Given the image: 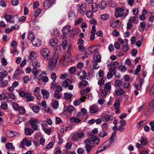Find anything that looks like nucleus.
I'll list each match as a JSON object with an SVG mask.
<instances>
[{"label": "nucleus", "instance_id": "7", "mask_svg": "<svg viewBox=\"0 0 154 154\" xmlns=\"http://www.w3.org/2000/svg\"><path fill=\"white\" fill-rule=\"evenodd\" d=\"M91 143V141L89 139H87L85 141V148L87 152H89L92 150V147L90 145Z\"/></svg>", "mask_w": 154, "mask_h": 154}, {"label": "nucleus", "instance_id": "21", "mask_svg": "<svg viewBox=\"0 0 154 154\" xmlns=\"http://www.w3.org/2000/svg\"><path fill=\"white\" fill-rule=\"evenodd\" d=\"M89 109L90 112L92 114L96 113L97 111L99 109L98 108L94 105L90 106Z\"/></svg>", "mask_w": 154, "mask_h": 154}, {"label": "nucleus", "instance_id": "5", "mask_svg": "<svg viewBox=\"0 0 154 154\" xmlns=\"http://www.w3.org/2000/svg\"><path fill=\"white\" fill-rule=\"evenodd\" d=\"M78 11L81 15H84L86 11L87 6L85 3H83L79 6Z\"/></svg>", "mask_w": 154, "mask_h": 154}, {"label": "nucleus", "instance_id": "63", "mask_svg": "<svg viewBox=\"0 0 154 154\" xmlns=\"http://www.w3.org/2000/svg\"><path fill=\"white\" fill-rule=\"evenodd\" d=\"M104 71L102 70H100L98 72V75L99 77L101 78V79H104Z\"/></svg>", "mask_w": 154, "mask_h": 154}, {"label": "nucleus", "instance_id": "4", "mask_svg": "<svg viewBox=\"0 0 154 154\" xmlns=\"http://www.w3.org/2000/svg\"><path fill=\"white\" fill-rule=\"evenodd\" d=\"M31 141L30 140H28L26 138H24L20 142L19 147L20 148H23L25 145L27 146H29L31 145Z\"/></svg>", "mask_w": 154, "mask_h": 154}, {"label": "nucleus", "instance_id": "39", "mask_svg": "<svg viewBox=\"0 0 154 154\" xmlns=\"http://www.w3.org/2000/svg\"><path fill=\"white\" fill-rule=\"evenodd\" d=\"M146 123V121L145 120L142 121L137 124V127L138 128H139L142 126L144 125Z\"/></svg>", "mask_w": 154, "mask_h": 154}, {"label": "nucleus", "instance_id": "17", "mask_svg": "<svg viewBox=\"0 0 154 154\" xmlns=\"http://www.w3.org/2000/svg\"><path fill=\"white\" fill-rule=\"evenodd\" d=\"M58 42V40L56 38H54L51 39L49 42L50 45L54 47L56 46Z\"/></svg>", "mask_w": 154, "mask_h": 154}, {"label": "nucleus", "instance_id": "11", "mask_svg": "<svg viewBox=\"0 0 154 154\" xmlns=\"http://www.w3.org/2000/svg\"><path fill=\"white\" fill-rule=\"evenodd\" d=\"M38 55L35 52L31 51L29 52V59L30 61H32L36 59Z\"/></svg>", "mask_w": 154, "mask_h": 154}, {"label": "nucleus", "instance_id": "27", "mask_svg": "<svg viewBox=\"0 0 154 154\" xmlns=\"http://www.w3.org/2000/svg\"><path fill=\"white\" fill-rule=\"evenodd\" d=\"M115 93L117 95L120 96L123 94L124 91L122 88H120L116 90Z\"/></svg>", "mask_w": 154, "mask_h": 154}, {"label": "nucleus", "instance_id": "14", "mask_svg": "<svg viewBox=\"0 0 154 154\" xmlns=\"http://www.w3.org/2000/svg\"><path fill=\"white\" fill-rule=\"evenodd\" d=\"M106 144H105V145H101L98 148L96 154L102 152L109 147V146H106Z\"/></svg>", "mask_w": 154, "mask_h": 154}, {"label": "nucleus", "instance_id": "40", "mask_svg": "<svg viewBox=\"0 0 154 154\" xmlns=\"http://www.w3.org/2000/svg\"><path fill=\"white\" fill-rule=\"evenodd\" d=\"M28 38V39L30 40L31 42H32L33 40H34L35 38L33 32L31 31L29 32Z\"/></svg>", "mask_w": 154, "mask_h": 154}, {"label": "nucleus", "instance_id": "15", "mask_svg": "<svg viewBox=\"0 0 154 154\" xmlns=\"http://www.w3.org/2000/svg\"><path fill=\"white\" fill-rule=\"evenodd\" d=\"M43 98L44 99H48L50 96L49 93L45 89H42L41 90Z\"/></svg>", "mask_w": 154, "mask_h": 154}, {"label": "nucleus", "instance_id": "54", "mask_svg": "<svg viewBox=\"0 0 154 154\" xmlns=\"http://www.w3.org/2000/svg\"><path fill=\"white\" fill-rule=\"evenodd\" d=\"M78 49L81 52H83L85 51V48L84 46L82 45H79L78 47Z\"/></svg>", "mask_w": 154, "mask_h": 154}, {"label": "nucleus", "instance_id": "62", "mask_svg": "<svg viewBox=\"0 0 154 154\" xmlns=\"http://www.w3.org/2000/svg\"><path fill=\"white\" fill-rule=\"evenodd\" d=\"M76 133L79 139L82 138H83L85 134L83 132H77Z\"/></svg>", "mask_w": 154, "mask_h": 154}, {"label": "nucleus", "instance_id": "35", "mask_svg": "<svg viewBox=\"0 0 154 154\" xmlns=\"http://www.w3.org/2000/svg\"><path fill=\"white\" fill-rule=\"evenodd\" d=\"M32 73L34 75V77L35 79H38V75L40 73V71L37 70L36 69H32Z\"/></svg>", "mask_w": 154, "mask_h": 154}, {"label": "nucleus", "instance_id": "22", "mask_svg": "<svg viewBox=\"0 0 154 154\" xmlns=\"http://www.w3.org/2000/svg\"><path fill=\"white\" fill-rule=\"evenodd\" d=\"M86 98V97L84 96L80 99H78L77 100L74 101L73 102V103L74 104V105H78L80 103H81V102H84Z\"/></svg>", "mask_w": 154, "mask_h": 154}, {"label": "nucleus", "instance_id": "34", "mask_svg": "<svg viewBox=\"0 0 154 154\" xmlns=\"http://www.w3.org/2000/svg\"><path fill=\"white\" fill-rule=\"evenodd\" d=\"M118 41L121 43L122 45L123 46L125 45H128V40L127 39H125L124 40L121 38L118 39Z\"/></svg>", "mask_w": 154, "mask_h": 154}, {"label": "nucleus", "instance_id": "41", "mask_svg": "<svg viewBox=\"0 0 154 154\" xmlns=\"http://www.w3.org/2000/svg\"><path fill=\"white\" fill-rule=\"evenodd\" d=\"M140 142L143 146L146 145L147 143L146 140L143 137H141Z\"/></svg>", "mask_w": 154, "mask_h": 154}, {"label": "nucleus", "instance_id": "44", "mask_svg": "<svg viewBox=\"0 0 154 154\" xmlns=\"http://www.w3.org/2000/svg\"><path fill=\"white\" fill-rule=\"evenodd\" d=\"M72 139L75 141L78 142L79 139L76 133H74L72 135Z\"/></svg>", "mask_w": 154, "mask_h": 154}, {"label": "nucleus", "instance_id": "42", "mask_svg": "<svg viewBox=\"0 0 154 154\" xmlns=\"http://www.w3.org/2000/svg\"><path fill=\"white\" fill-rule=\"evenodd\" d=\"M141 66L140 65H138L137 66L136 69L134 70V75H139V72L140 71Z\"/></svg>", "mask_w": 154, "mask_h": 154}, {"label": "nucleus", "instance_id": "18", "mask_svg": "<svg viewBox=\"0 0 154 154\" xmlns=\"http://www.w3.org/2000/svg\"><path fill=\"white\" fill-rule=\"evenodd\" d=\"M38 79L40 81L42 80L44 82H47L48 81L49 79L47 76H45L42 74H40L38 77Z\"/></svg>", "mask_w": 154, "mask_h": 154}, {"label": "nucleus", "instance_id": "26", "mask_svg": "<svg viewBox=\"0 0 154 154\" xmlns=\"http://www.w3.org/2000/svg\"><path fill=\"white\" fill-rule=\"evenodd\" d=\"M72 81L69 79H66L63 82L62 84V85L64 87H67L69 85L72 84Z\"/></svg>", "mask_w": 154, "mask_h": 154}, {"label": "nucleus", "instance_id": "10", "mask_svg": "<svg viewBox=\"0 0 154 154\" xmlns=\"http://www.w3.org/2000/svg\"><path fill=\"white\" fill-rule=\"evenodd\" d=\"M29 122L32 128L35 130H37L38 129V127L36 124L37 120L35 119H31L29 120Z\"/></svg>", "mask_w": 154, "mask_h": 154}, {"label": "nucleus", "instance_id": "29", "mask_svg": "<svg viewBox=\"0 0 154 154\" xmlns=\"http://www.w3.org/2000/svg\"><path fill=\"white\" fill-rule=\"evenodd\" d=\"M70 121L71 123H79L81 122V120L78 118L72 117L70 118Z\"/></svg>", "mask_w": 154, "mask_h": 154}, {"label": "nucleus", "instance_id": "1", "mask_svg": "<svg viewBox=\"0 0 154 154\" xmlns=\"http://www.w3.org/2000/svg\"><path fill=\"white\" fill-rule=\"evenodd\" d=\"M115 11V15L116 17L123 16L125 17L128 15V11L127 10H126V12L124 11V8L123 7L117 8L116 9Z\"/></svg>", "mask_w": 154, "mask_h": 154}, {"label": "nucleus", "instance_id": "28", "mask_svg": "<svg viewBox=\"0 0 154 154\" xmlns=\"http://www.w3.org/2000/svg\"><path fill=\"white\" fill-rule=\"evenodd\" d=\"M112 117L111 116L105 115L102 117V119L103 122H106L110 120Z\"/></svg>", "mask_w": 154, "mask_h": 154}, {"label": "nucleus", "instance_id": "47", "mask_svg": "<svg viewBox=\"0 0 154 154\" xmlns=\"http://www.w3.org/2000/svg\"><path fill=\"white\" fill-rule=\"evenodd\" d=\"M109 16L107 14L102 15L100 16V18L103 20H106L109 18Z\"/></svg>", "mask_w": 154, "mask_h": 154}, {"label": "nucleus", "instance_id": "3", "mask_svg": "<svg viewBox=\"0 0 154 154\" xmlns=\"http://www.w3.org/2000/svg\"><path fill=\"white\" fill-rule=\"evenodd\" d=\"M58 58L57 55H55L49 63V66L51 69H53L56 65Z\"/></svg>", "mask_w": 154, "mask_h": 154}, {"label": "nucleus", "instance_id": "43", "mask_svg": "<svg viewBox=\"0 0 154 154\" xmlns=\"http://www.w3.org/2000/svg\"><path fill=\"white\" fill-rule=\"evenodd\" d=\"M122 83L121 81L119 79H116L114 82V85L116 87H120Z\"/></svg>", "mask_w": 154, "mask_h": 154}, {"label": "nucleus", "instance_id": "48", "mask_svg": "<svg viewBox=\"0 0 154 154\" xmlns=\"http://www.w3.org/2000/svg\"><path fill=\"white\" fill-rule=\"evenodd\" d=\"M92 8L93 11L94 12L96 11L98 9V6L97 4L95 3H92Z\"/></svg>", "mask_w": 154, "mask_h": 154}, {"label": "nucleus", "instance_id": "58", "mask_svg": "<svg viewBox=\"0 0 154 154\" xmlns=\"http://www.w3.org/2000/svg\"><path fill=\"white\" fill-rule=\"evenodd\" d=\"M105 78L104 79L102 78L99 80L98 82V84L100 86H102L104 83V79H106Z\"/></svg>", "mask_w": 154, "mask_h": 154}, {"label": "nucleus", "instance_id": "19", "mask_svg": "<svg viewBox=\"0 0 154 154\" xmlns=\"http://www.w3.org/2000/svg\"><path fill=\"white\" fill-rule=\"evenodd\" d=\"M71 30L70 27L69 26H66L63 27L62 29V32L64 35H67Z\"/></svg>", "mask_w": 154, "mask_h": 154}, {"label": "nucleus", "instance_id": "12", "mask_svg": "<svg viewBox=\"0 0 154 154\" xmlns=\"http://www.w3.org/2000/svg\"><path fill=\"white\" fill-rule=\"evenodd\" d=\"M109 71L107 75V78L108 79L111 78L113 76V75L115 74L116 69L115 68L112 67H111L109 69Z\"/></svg>", "mask_w": 154, "mask_h": 154}, {"label": "nucleus", "instance_id": "6", "mask_svg": "<svg viewBox=\"0 0 154 154\" xmlns=\"http://www.w3.org/2000/svg\"><path fill=\"white\" fill-rule=\"evenodd\" d=\"M54 0H45L43 3V7L46 9L49 8L54 3Z\"/></svg>", "mask_w": 154, "mask_h": 154}, {"label": "nucleus", "instance_id": "30", "mask_svg": "<svg viewBox=\"0 0 154 154\" xmlns=\"http://www.w3.org/2000/svg\"><path fill=\"white\" fill-rule=\"evenodd\" d=\"M99 6L101 9H103L105 8L106 6V4L105 1H102L99 2Z\"/></svg>", "mask_w": 154, "mask_h": 154}, {"label": "nucleus", "instance_id": "33", "mask_svg": "<svg viewBox=\"0 0 154 154\" xmlns=\"http://www.w3.org/2000/svg\"><path fill=\"white\" fill-rule=\"evenodd\" d=\"M88 84V82L86 80H83L80 82L79 84V88H81L82 86H85Z\"/></svg>", "mask_w": 154, "mask_h": 154}, {"label": "nucleus", "instance_id": "50", "mask_svg": "<svg viewBox=\"0 0 154 154\" xmlns=\"http://www.w3.org/2000/svg\"><path fill=\"white\" fill-rule=\"evenodd\" d=\"M42 11V9L40 8H38L35 12L34 16L35 17H37L41 13Z\"/></svg>", "mask_w": 154, "mask_h": 154}, {"label": "nucleus", "instance_id": "46", "mask_svg": "<svg viewBox=\"0 0 154 154\" xmlns=\"http://www.w3.org/2000/svg\"><path fill=\"white\" fill-rule=\"evenodd\" d=\"M12 105L13 108L15 111H17L20 107L19 104L15 102L13 103Z\"/></svg>", "mask_w": 154, "mask_h": 154}, {"label": "nucleus", "instance_id": "25", "mask_svg": "<svg viewBox=\"0 0 154 154\" xmlns=\"http://www.w3.org/2000/svg\"><path fill=\"white\" fill-rule=\"evenodd\" d=\"M32 64L33 67V69H36L37 68H39L40 66V63L37 60L32 61Z\"/></svg>", "mask_w": 154, "mask_h": 154}, {"label": "nucleus", "instance_id": "55", "mask_svg": "<svg viewBox=\"0 0 154 154\" xmlns=\"http://www.w3.org/2000/svg\"><path fill=\"white\" fill-rule=\"evenodd\" d=\"M32 110L35 113H38L39 110V108L37 106H34L32 107Z\"/></svg>", "mask_w": 154, "mask_h": 154}, {"label": "nucleus", "instance_id": "24", "mask_svg": "<svg viewBox=\"0 0 154 154\" xmlns=\"http://www.w3.org/2000/svg\"><path fill=\"white\" fill-rule=\"evenodd\" d=\"M25 98L28 101H33L34 98V97L31 95L30 94L26 93L25 94Z\"/></svg>", "mask_w": 154, "mask_h": 154}, {"label": "nucleus", "instance_id": "56", "mask_svg": "<svg viewBox=\"0 0 154 154\" xmlns=\"http://www.w3.org/2000/svg\"><path fill=\"white\" fill-rule=\"evenodd\" d=\"M86 15L88 17L91 18L93 17V14L91 11L88 10L87 11Z\"/></svg>", "mask_w": 154, "mask_h": 154}, {"label": "nucleus", "instance_id": "36", "mask_svg": "<svg viewBox=\"0 0 154 154\" xmlns=\"http://www.w3.org/2000/svg\"><path fill=\"white\" fill-rule=\"evenodd\" d=\"M108 134L105 131L102 130L100 131L99 135L100 137H104L107 136Z\"/></svg>", "mask_w": 154, "mask_h": 154}, {"label": "nucleus", "instance_id": "38", "mask_svg": "<svg viewBox=\"0 0 154 154\" xmlns=\"http://www.w3.org/2000/svg\"><path fill=\"white\" fill-rule=\"evenodd\" d=\"M111 88V86L109 82L106 83L104 85V88L107 91H109Z\"/></svg>", "mask_w": 154, "mask_h": 154}, {"label": "nucleus", "instance_id": "16", "mask_svg": "<svg viewBox=\"0 0 154 154\" xmlns=\"http://www.w3.org/2000/svg\"><path fill=\"white\" fill-rule=\"evenodd\" d=\"M33 45L35 47L40 46L41 45V42L40 39L38 38H35L32 42Z\"/></svg>", "mask_w": 154, "mask_h": 154}, {"label": "nucleus", "instance_id": "8", "mask_svg": "<svg viewBox=\"0 0 154 154\" xmlns=\"http://www.w3.org/2000/svg\"><path fill=\"white\" fill-rule=\"evenodd\" d=\"M120 24L119 20L116 21L115 19H113L110 21V26L111 27L115 28L119 27L120 26Z\"/></svg>", "mask_w": 154, "mask_h": 154}, {"label": "nucleus", "instance_id": "32", "mask_svg": "<svg viewBox=\"0 0 154 154\" xmlns=\"http://www.w3.org/2000/svg\"><path fill=\"white\" fill-rule=\"evenodd\" d=\"M34 132L32 129L29 128H25V133L27 135H30Z\"/></svg>", "mask_w": 154, "mask_h": 154}, {"label": "nucleus", "instance_id": "59", "mask_svg": "<svg viewBox=\"0 0 154 154\" xmlns=\"http://www.w3.org/2000/svg\"><path fill=\"white\" fill-rule=\"evenodd\" d=\"M18 110L19 113L20 114H23L25 112V109L22 106H20Z\"/></svg>", "mask_w": 154, "mask_h": 154}, {"label": "nucleus", "instance_id": "52", "mask_svg": "<svg viewBox=\"0 0 154 154\" xmlns=\"http://www.w3.org/2000/svg\"><path fill=\"white\" fill-rule=\"evenodd\" d=\"M72 96V94L70 93H64V97L67 99H71Z\"/></svg>", "mask_w": 154, "mask_h": 154}, {"label": "nucleus", "instance_id": "2", "mask_svg": "<svg viewBox=\"0 0 154 154\" xmlns=\"http://www.w3.org/2000/svg\"><path fill=\"white\" fill-rule=\"evenodd\" d=\"M40 54L45 60L47 61L49 58H51V53L49 50L47 48H42Z\"/></svg>", "mask_w": 154, "mask_h": 154}, {"label": "nucleus", "instance_id": "49", "mask_svg": "<svg viewBox=\"0 0 154 154\" xmlns=\"http://www.w3.org/2000/svg\"><path fill=\"white\" fill-rule=\"evenodd\" d=\"M11 23H14L15 21L18 20V15L17 14H15L13 16H12L11 17Z\"/></svg>", "mask_w": 154, "mask_h": 154}, {"label": "nucleus", "instance_id": "61", "mask_svg": "<svg viewBox=\"0 0 154 154\" xmlns=\"http://www.w3.org/2000/svg\"><path fill=\"white\" fill-rule=\"evenodd\" d=\"M67 110L68 112L71 113L74 110V108L71 106H69L67 107Z\"/></svg>", "mask_w": 154, "mask_h": 154}, {"label": "nucleus", "instance_id": "60", "mask_svg": "<svg viewBox=\"0 0 154 154\" xmlns=\"http://www.w3.org/2000/svg\"><path fill=\"white\" fill-rule=\"evenodd\" d=\"M0 74L1 76L2 77L3 79L4 78L6 77L7 75V73L4 71H2L0 72Z\"/></svg>", "mask_w": 154, "mask_h": 154}, {"label": "nucleus", "instance_id": "20", "mask_svg": "<svg viewBox=\"0 0 154 154\" xmlns=\"http://www.w3.org/2000/svg\"><path fill=\"white\" fill-rule=\"evenodd\" d=\"M40 91V89L39 87H37L34 91V93L38 99H40L41 97Z\"/></svg>", "mask_w": 154, "mask_h": 154}, {"label": "nucleus", "instance_id": "57", "mask_svg": "<svg viewBox=\"0 0 154 154\" xmlns=\"http://www.w3.org/2000/svg\"><path fill=\"white\" fill-rule=\"evenodd\" d=\"M6 147L8 149H11L12 150H14V148L13 147V145L12 143H8L6 145Z\"/></svg>", "mask_w": 154, "mask_h": 154}, {"label": "nucleus", "instance_id": "64", "mask_svg": "<svg viewBox=\"0 0 154 154\" xmlns=\"http://www.w3.org/2000/svg\"><path fill=\"white\" fill-rule=\"evenodd\" d=\"M54 36H59L60 33L59 30L57 29H54V30L53 32L52 33Z\"/></svg>", "mask_w": 154, "mask_h": 154}, {"label": "nucleus", "instance_id": "45", "mask_svg": "<svg viewBox=\"0 0 154 154\" xmlns=\"http://www.w3.org/2000/svg\"><path fill=\"white\" fill-rule=\"evenodd\" d=\"M67 43L66 40H64L61 42V45L62 46L64 50L66 49L67 47Z\"/></svg>", "mask_w": 154, "mask_h": 154}, {"label": "nucleus", "instance_id": "31", "mask_svg": "<svg viewBox=\"0 0 154 154\" xmlns=\"http://www.w3.org/2000/svg\"><path fill=\"white\" fill-rule=\"evenodd\" d=\"M68 16L70 20H72L75 17V12L72 11H70L68 13Z\"/></svg>", "mask_w": 154, "mask_h": 154}, {"label": "nucleus", "instance_id": "23", "mask_svg": "<svg viewBox=\"0 0 154 154\" xmlns=\"http://www.w3.org/2000/svg\"><path fill=\"white\" fill-rule=\"evenodd\" d=\"M20 77V71L19 69H17L14 75L13 78L17 80H19Z\"/></svg>", "mask_w": 154, "mask_h": 154}, {"label": "nucleus", "instance_id": "53", "mask_svg": "<svg viewBox=\"0 0 154 154\" xmlns=\"http://www.w3.org/2000/svg\"><path fill=\"white\" fill-rule=\"evenodd\" d=\"M109 125L106 123H104L102 124V130L104 131L108 129Z\"/></svg>", "mask_w": 154, "mask_h": 154}, {"label": "nucleus", "instance_id": "9", "mask_svg": "<svg viewBox=\"0 0 154 154\" xmlns=\"http://www.w3.org/2000/svg\"><path fill=\"white\" fill-rule=\"evenodd\" d=\"M20 134L14 131H12L10 130H8L6 133V135L8 137H11L14 136H19Z\"/></svg>", "mask_w": 154, "mask_h": 154}, {"label": "nucleus", "instance_id": "13", "mask_svg": "<svg viewBox=\"0 0 154 154\" xmlns=\"http://www.w3.org/2000/svg\"><path fill=\"white\" fill-rule=\"evenodd\" d=\"M93 60L92 61L100 62L101 61V57L99 53L95 54L93 55Z\"/></svg>", "mask_w": 154, "mask_h": 154}, {"label": "nucleus", "instance_id": "37", "mask_svg": "<svg viewBox=\"0 0 154 154\" xmlns=\"http://www.w3.org/2000/svg\"><path fill=\"white\" fill-rule=\"evenodd\" d=\"M120 100L119 99L116 100L114 104L115 109H119L120 106Z\"/></svg>", "mask_w": 154, "mask_h": 154}, {"label": "nucleus", "instance_id": "51", "mask_svg": "<svg viewBox=\"0 0 154 154\" xmlns=\"http://www.w3.org/2000/svg\"><path fill=\"white\" fill-rule=\"evenodd\" d=\"M92 62L93 64V67L94 69H96L99 67V65L98 64L99 62L92 61Z\"/></svg>", "mask_w": 154, "mask_h": 154}]
</instances>
